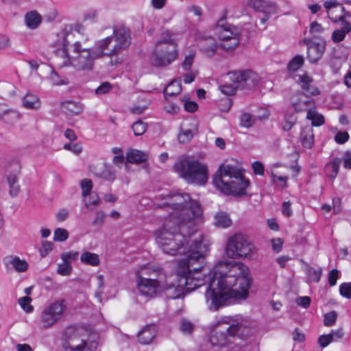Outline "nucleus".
I'll list each match as a JSON object with an SVG mask.
<instances>
[{
    "label": "nucleus",
    "mask_w": 351,
    "mask_h": 351,
    "mask_svg": "<svg viewBox=\"0 0 351 351\" xmlns=\"http://www.w3.org/2000/svg\"><path fill=\"white\" fill-rule=\"evenodd\" d=\"M208 243L203 246L197 244L198 252L192 254L186 259L178 262L177 286L169 283L162 291L167 299H178L183 296V287L188 291L208 283L205 293L207 302L214 307L223 305H234L236 302L247 298L248 288L251 282L250 270L243 263L235 261L217 263L212 272L206 274L209 269L206 267L205 258L208 253Z\"/></svg>",
    "instance_id": "nucleus-1"
},
{
    "label": "nucleus",
    "mask_w": 351,
    "mask_h": 351,
    "mask_svg": "<svg viewBox=\"0 0 351 351\" xmlns=\"http://www.w3.org/2000/svg\"><path fill=\"white\" fill-rule=\"evenodd\" d=\"M195 232L196 226L192 232H188L186 223H178L173 220H166L162 228L159 230L156 240L158 247L164 253L171 256L187 254L184 258L186 259L190 255L195 254L196 252L199 251V247L195 248L196 244L199 247L207 243L208 252L210 251V243L203 235L189 245V239Z\"/></svg>",
    "instance_id": "nucleus-2"
},
{
    "label": "nucleus",
    "mask_w": 351,
    "mask_h": 351,
    "mask_svg": "<svg viewBox=\"0 0 351 351\" xmlns=\"http://www.w3.org/2000/svg\"><path fill=\"white\" fill-rule=\"evenodd\" d=\"M72 36L71 30L66 28L58 34V40L56 45L60 48L56 50L57 56L63 58L64 66L71 65L76 71H92L95 60L106 56L104 49L108 46V40H98L93 49L84 47L80 42L77 41L73 45V54L70 56L68 46Z\"/></svg>",
    "instance_id": "nucleus-3"
},
{
    "label": "nucleus",
    "mask_w": 351,
    "mask_h": 351,
    "mask_svg": "<svg viewBox=\"0 0 351 351\" xmlns=\"http://www.w3.org/2000/svg\"><path fill=\"white\" fill-rule=\"evenodd\" d=\"M160 196L162 199L167 200L163 206L172 210L167 220L186 223L188 232H192L196 226V220L201 216L199 204L192 200L187 193H169Z\"/></svg>",
    "instance_id": "nucleus-4"
},
{
    "label": "nucleus",
    "mask_w": 351,
    "mask_h": 351,
    "mask_svg": "<svg viewBox=\"0 0 351 351\" xmlns=\"http://www.w3.org/2000/svg\"><path fill=\"white\" fill-rule=\"evenodd\" d=\"M213 184L226 195H242L249 185V181L239 169L230 165L222 164L213 176Z\"/></svg>",
    "instance_id": "nucleus-5"
},
{
    "label": "nucleus",
    "mask_w": 351,
    "mask_h": 351,
    "mask_svg": "<svg viewBox=\"0 0 351 351\" xmlns=\"http://www.w3.org/2000/svg\"><path fill=\"white\" fill-rule=\"evenodd\" d=\"M65 351H94L97 346V333L90 327L71 326L64 331Z\"/></svg>",
    "instance_id": "nucleus-6"
},
{
    "label": "nucleus",
    "mask_w": 351,
    "mask_h": 351,
    "mask_svg": "<svg viewBox=\"0 0 351 351\" xmlns=\"http://www.w3.org/2000/svg\"><path fill=\"white\" fill-rule=\"evenodd\" d=\"M103 40H108V46L104 49L106 56L110 58L108 64L115 66L121 64L123 60L122 51L126 49L131 43L129 29L123 25L113 27L112 35Z\"/></svg>",
    "instance_id": "nucleus-7"
},
{
    "label": "nucleus",
    "mask_w": 351,
    "mask_h": 351,
    "mask_svg": "<svg viewBox=\"0 0 351 351\" xmlns=\"http://www.w3.org/2000/svg\"><path fill=\"white\" fill-rule=\"evenodd\" d=\"M174 171L186 182L198 185L205 184L208 180L207 166L189 157H181L173 165Z\"/></svg>",
    "instance_id": "nucleus-8"
},
{
    "label": "nucleus",
    "mask_w": 351,
    "mask_h": 351,
    "mask_svg": "<svg viewBox=\"0 0 351 351\" xmlns=\"http://www.w3.org/2000/svg\"><path fill=\"white\" fill-rule=\"evenodd\" d=\"M256 254V248L250 238L237 233L230 237L225 247L226 256L232 259H251Z\"/></svg>",
    "instance_id": "nucleus-9"
},
{
    "label": "nucleus",
    "mask_w": 351,
    "mask_h": 351,
    "mask_svg": "<svg viewBox=\"0 0 351 351\" xmlns=\"http://www.w3.org/2000/svg\"><path fill=\"white\" fill-rule=\"evenodd\" d=\"M222 324H228L226 331H215L210 337V341L213 346L223 347L231 343V339L237 336L243 335L242 324L235 321L232 317H224L216 323L215 326Z\"/></svg>",
    "instance_id": "nucleus-10"
},
{
    "label": "nucleus",
    "mask_w": 351,
    "mask_h": 351,
    "mask_svg": "<svg viewBox=\"0 0 351 351\" xmlns=\"http://www.w3.org/2000/svg\"><path fill=\"white\" fill-rule=\"evenodd\" d=\"M215 34L221 40V47L230 50L239 44L241 32L237 27L227 23L225 18H221L215 27Z\"/></svg>",
    "instance_id": "nucleus-11"
},
{
    "label": "nucleus",
    "mask_w": 351,
    "mask_h": 351,
    "mask_svg": "<svg viewBox=\"0 0 351 351\" xmlns=\"http://www.w3.org/2000/svg\"><path fill=\"white\" fill-rule=\"evenodd\" d=\"M230 80L241 90H252L259 83L258 75L252 70L234 71L228 73Z\"/></svg>",
    "instance_id": "nucleus-12"
},
{
    "label": "nucleus",
    "mask_w": 351,
    "mask_h": 351,
    "mask_svg": "<svg viewBox=\"0 0 351 351\" xmlns=\"http://www.w3.org/2000/svg\"><path fill=\"white\" fill-rule=\"evenodd\" d=\"M178 57V50L175 47H155L152 56V65L157 67H165L171 64Z\"/></svg>",
    "instance_id": "nucleus-13"
},
{
    "label": "nucleus",
    "mask_w": 351,
    "mask_h": 351,
    "mask_svg": "<svg viewBox=\"0 0 351 351\" xmlns=\"http://www.w3.org/2000/svg\"><path fill=\"white\" fill-rule=\"evenodd\" d=\"M135 276L146 278L147 280L160 284L165 287L168 285V278L165 271L160 267L143 265L136 270Z\"/></svg>",
    "instance_id": "nucleus-14"
},
{
    "label": "nucleus",
    "mask_w": 351,
    "mask_h": 351,
    "mask_svg": "<svg viewBox=\"0 0 351 351\" xmlns=\"http://www.w3.org/2000/svg\"><path fill=\"white\" fill-rule=\"evenodd\" d=\"M305 59L303 56L296 55L292 58L287 65V71L290 77H292L295 82L302 85L304 90L307 89V74L304 73L302 75H298L296 72L304 64Z\"/></svg>",
    "instance_id": "nucleus-15"
},
{
    "label": "nucleus",
    "mask_w": 351,
    "mask_h": 351,
    "mask_svg": "<svg viewBox=\"0 0 351 351\" xmlns=\"http://www.w3.org/2000/svg\"><path fill=\"white\" fill-rule=\"evenodd\" d=\"M326 48V41L322 37H313L308 40V61L317 62L323 56Z\"/></svg>",
    "instance_id": "nucleus-16"
},
{
    "label": "nucleus",
    "mask_w": 351,
    "mask_h": 351,
    "mask_svg": "<svg viewBox=\"0 0 351 351\" xmlns=\"http://www.w3.org/2000/svg\"><path fill=\"white\" fill-rule=\"evenodd\" d=\"M136 287L138 291L143 295L153 298L155 297L158 293L162 291L165 287L160 285V284L147 280V278L143 277H136Z\"/></svg>",
    "instance_id": "nucleus-17"
},
{
    "label": "nucleus",
    "mask_w": 351,
    "mask_h": 351,
    "mask_svg": "<svg viewBox=\"0 0 351 351\" xmlns=\"http://www.w3.org/2000/svg\"><path fill=\"white\" fill-rule=\"evenodd\" d=\"M330 20L334 23L338 22L342 23L343 26L341 29L335 30L332 34V40L333 42L336 43H340L345 38L346 34L351 32V23L346 21L344 15L331 17Z\"/></svg>",
    "instance_id": "nucleus-18"
},
{
    "label": "nucleus",
    "mask_w": 351,
    "mask_h": 351,
    "mask_svg": "<svg viewBox=\"0 0 351 351\" xmlns=\"http://www.w3.org/2000/svg\"><path fill=\"white\" fill-rule=\"evenodd\" d=\"M3 263L7 270L14 269L17 272H24L28 269V263L16 256H7L3 259Z\"/></svg>",
    "instance_id": "nucleus-19"
},
{
    "label": "nucleus",
    "mask_w": 351,
    "mask_h": 351,
    "mask_svg": "<svg viewBox=\"0 0 351 351\" xmlns=\"http://www.w3.org/2000/svg\"><path fill=\"white\" fill-rule=\"evenodd\" d=\"M63 315V308H44L41 313V321L46 328L51 326Z\"/></svg>",
    "instance_id": "nucleus-20"
},
{
    "label": "nucleus",
    "mask_w": 351,
    "mask_h": 351,
    "mask_svg": "<svg viewBox=\"0 0 351 351\" xmlns=\"http://www.w3.org/2000/svg\"><path fill=\"white\" fill-rule=\"evenodd\" d=\"M247 5L256 12H263V14H276L277 12L276 6L272 3L261 0H250Z\"/></svg>",
    "instance_id": "nucleus-21"
},
{
    "label": "nucleus",
    "mask_w": 351,
    "mask_h": 351,
    "mask_svg": "<svg viewBox=\"0 0 351 351\" xmlns=\"http://www.w3.org/2000/svg\"><path fill=\"white\" fill-rule=\"evenodd\" d=\"M91 171L97 177L106 181L113 182L117 178L113 167L106 163H103L101 168L99 169L95 167H92Z\"/></svg>",
    "instance_id": "nucleus-22"
},
{
    "label": "nucleus",
    "mask_w": 351,
    "mask_h": 351,
    "mask_svg": "<svg viewBox=\"0 0 351 351\" xmlns=\"http://www.w3.org/2000/svg\"><path fill=\"white\" fill-rule=\"evenodd\" d=\"M157 334V330L154 325H149L139 332L138 337L141 343H150Z\"/></svg>",
    "instance_id": "nucleus-23"
},
{
    "label": "nucleus",
    "mask_w": 351,
    "mask_h": 351,
    "mask_svg": "<svg viewBox=\"0 0 351 351\" xmlns=\"http://www.w3.org/2000/svg\"><path fill=\"white\" fill-rule=\"evenodd\" d=\"M173 47L178 49V43L173 38V34L169 30H165L162 32L160 38L156 41L155 47Z\"/></svg>",
    "instance_id": "nucleus-24"
},
{
    "label": "nucleus",
    "mask_w": 351,
    "mask_h": 351,
    "mask_svg": "<svg viewBox=\"0 0 351 351\" xmlns=\"http://www.w3.org/2000/svg\"><path fill=\"white\" fill-rule=\"evenodd\" d=\"M269 112L265 111L262 116H254L248 112H243L240 117L241 125L245 128H250L253 125L256 120H262L269 117Z\"/></svg>",
    "instance_id": "nucleus-25"
},
{
    "label": "nucleus",
    "mask_w": 351,
    "mask_h": 351,
    "mask_svg": "<svg viewBox=\"0 0 351 351\" xmlns=\"http://www.w3.org/2000/svg\"><path fill=\"white\" fill-rule=\"evenodd\" d=\"M291 104L296 112L304 110L307 107V96L304 93H297L291 99Z\"/></svg>",
    "instance_id": "nucleus-26"
},
{
    "label": "nucleus",
    "mask_w": 351,
    "mask_h": 351,
    "mask_svg": "<svg viewBox=\"0 0 351 351\" xmlns=\"http://www.w3.org/2000/svg\"><path fill=\"white\" fill-rule=\"evenodd\" d=\"M61 109L66 114L75 115L82 111L83 107L80 103L73 101H65L61 102Z\"/></svg>",
    "instance_id": "nucleus-27"
},
{
    "label": "nucleus",
    "mask_w": 351,
    "mask_h": 351,
    "mask_svg": "<svg viewBox=\"0 0 351 351\" xmlns=\"http://www.w3.org/2000/svg\"><path fill=\"white\" fill-rule=\"evenodd\" d=\"M127 161L132 164H139L145 162L147 155L143 152L138 149H130L126 154Z\"/></svg>",
    "instance_id": "nucleus-28"
},
{
    "label": "nucleus",
    "mask_w": 351,
    "mask_h": 351,
    "mask_svg": "<svg viewBox=\"0 0 351 351\" xmlns=\"http://www.w3.org/2000/svg\"><path fill=\"white\" fill-rule=\"evenodd\" d=\"M23 105L27 109L37 110L40 108L41 102L37 95L27 93L23 99Z\"/></svg>",
    "instance_id": "nucleus-29"
},
{
    "label": "nucleus",
    "mask_w": 351,
    "mask_h": 351,
    "mask_svg": "<svg viewBox=\"0 0 351 351\" xmlns=\"http://www.w3.org/2000/svg\"><path fill=\"white\" fill-rule=\"evenodd\" d=\"M25 21L27 26L30 29H36L42 21L41 16L38 12L34 10L27 12L25 16Z\"/></svg>",
    "instance_id": "nucleus-30"
},
{
    "label": "nucleus",
    "mask_w": 351,
    "mask_h": 351,
    "mask_svg": "<svg viewBox=\"0 0 351 351\" xmlns=\"http://www.w3.org/2000/svg\"><path fill=\"white\" fill-rule=\"evenodd\" d=\"M80 261L85 265L93 267L98 266L100 263L99 256L97 254L90 252H84L82 253L80 256Z\"/></svg>",
    "instance_id": "nucleus-31"
},
{
    "label": "nucleus",
    "mask_w": 351,
    "mask_h": 351,
    "mask_svg": "<svg viewBox=\"0 0 351 351\" xmlns=\"http://www.w3.org/2000/svg\"><path fill=\"white\" fill-rule=\"evenodd\" d=\"M182 90L181 84L176 82L173 81L168 84L164 90V96L166 99H168L171 97L178 95Z\"/></svg>",
    "instance_id": "nucleus-32"
},
{
    "label": "nucleus",
    "mask_w": 351,
    "mask_h": 351,
    "mask_svg": "<svg viewBox=\"0 0 351 351\" xmlns=\"http://www.w3.org/2000/svg\"><path fill=\"white\" fill-rule=\"evenodd\" d=\"M341 162V160L340 158H336L331 162H329L326 165L325 170L327 175L331 179H334L337 176Z\"/></svg>",
    "instance_id": "nucleus-33"
},
{
    "label": "nucleus",
    "mask_w": 351,
    "mask_h": 351,
    "mask_svg": "<svg viewBox=\"0 0 351 351\" xmlns=\"http://www.w3.org/2000/svg\"><path fill=\"white\" fill-rule=\"evenodd\" d=\"M10 186V195L16 197L20 192V186L18 184V176L16 173L10 174L7 178Z\"/></svg>",
    "instance_id": "nucleus-34"
},
{
    "label": "nucleus",
    "mask_w": 351,
    "mask_h": 351,
    "mask_svg": "<svg viewBox=\"0 0 351 351\" xmlns=\"http://www.w3.org/2000/svg\"><path fill=\"white\" fill-rule=\"evenodd\" d=\"M215 224L217 227L228 228L231 226L232 221L228 215L224 213H218L215 217Z\"/></svg>",
    "instance_id": "nucleus-35"
},
{
    "label": "nucleus",
    "mask_w": 351,
    "mask_h": 351,
    "mask_svg": "<svg viewBox=\"0 0 351 351\" xmlns=\"http://www.w3.org/2000/svg\"><path fill=\"white\" fill-rule=\"evenodd\" d=\"M201 50L207 53L214 54L216 51L217 45L212 37H208L201 43Z\"/></svg>",
    "instance_id": "nucleus-36"
},
{
    "label": "nucleus",
    "mask_w": 351,
    "mask_h": 351,
    "mask_svg": "<svg viewBox=\"0 0 351 351\" xmlns=\"http://www.w3.org/2000/svg\"><path fill=\"white\" fill-rule=\"evenodd\" d=\"M193 130L186 128L184 125H182L178 136L179 142L182 144L189 143L193 138Z\"/></svg>",
    "instance_id": "nucleus-37"
},
{
    "label": "nucleus",
    "mask_w": 351,
    "mask_h": 351,
    "mask_svg": "<svg viewBox=\"0 0 351 351\" xmlns=\"http://www.w3.org/2000/svg\"><path fill=\"white\" fill-rule=\"evenodd\" d=\"M196 52L195 50L189 49L185 54L184 60L182 63V68L184 71H189L194 62Z\"/></svg>",
    "instance_id": "nucleus-38"
},
{
    "label": "nucleus",
    "mask_w": 351,
    "mask_h": 351,
    "mask_svg": "<svg viewBox=\"0 0 351 351\" xmlns=\"http://www.w3.org/2000/svg\"><path fill=\"white\" fill-rule=\"evenodd\" d=\"M308 120H311L313 126L317 127L322 125L325 122L324 116L313 110H308Z\"/></svg>",
    "instance_id": "nucleus-39"
},
{
    "label": "nucleus",
    "mask_w": 351,
    "mask_h": 351,
    "mask_svg": "<svg viewBox=\"0 0 351 351\" xmlns=\"http://www.w3.org/2000/svg\"><path fill=\"white\" fill-rule=\"evenodd\" d=\"M195 329V325L186 318H182L180 322V330L184 335H191Z\"/></svg>",
    "instance_id": "nucleus-40"
},
{
    "label": "nucleus",
    "mask_w": 351,
    "mask_h": 351,
    "mask_svg": "<svg viewBox=\"0 0 351 351\" xmlns=\"http://www.w3.org/2000/svg\"><path fill=\"white\" fill-rule=\"evenodd\" d=\"M337 313L335 311L324 314V324L326 326L330 327L335 325L337 319Z\"/></svg>",
    "instance_id": "nucleus-41"
},
{
    "label": "nucleus",
    "mask_w": 351,
    "mask_h": 351,
    "mask_svg": "<svg viewBox=\"0 0 351 351\" xmlns=\"http://www.w3.org/2000/svg\"><path fill=\"white\" fill-rule=\"evenodd\" d=\"M80 186L82 189V195L84 198H86L90 193L93 189V182L90 179H83L81 180Z\"/></svg>",
    "instance_id": "nucleus-42"
},
{
    "label": "nucleus",
    "mask_w": 351,
    "mask_h": 351,
    "mask_svg": "<svg viewBox=\"0 0 351 351\" xmlns=\"http://www.w3.org/2000/svg\"><path fill=\"white\" fill-rule=\"evenodd\" d=\"M20 119V114L13 110L10 109L8 113L3 117L2 120H3L5 123L9 124H12L17 121Z\"/></svg>",
    "instance_id": "nucleus-43"
},
{
    "label": "nucleus",
    "mask_w": 351,
    "mask_h": 351,
    "mask_svg": "<svg viewBox=\"0 0 351 351\" xmlns=\"http://www.w3.org/2000/svg\"><path fill=\"white\" fill-rule=\"evenodd\" d=\"M132 128L135 136H141L145 132L147 125L142 121L139 120L133 123Z\"/></svg>",
    "instance_id": "nucleus-44"
},
{
    "label": "nucleus",
    "mask_w": 351,
    "mask_h": 351,
    "mask_svg": "<svg viewBox=\"0 0 351 351\" xmlns=\"http://www.w3.org/2000/svg\"><path fill=\"white\" fill-rule=\"evenodd\" d=\"M72 271V266L69 262L63 261L62 263H60L58 265L57 272L58 274L62 276H69L71 274Z\"/></svg>",
    "instance_id": "nucleus-45"
},
{
    "label": "nucleus",
    "mask_w": 351,
    "mask_h": 351,
    "mask_svg": "<svg viewBox=\"0 0 351 351\" xmlns=\"http://www.w3.org/2000/svg\"><path fill=\"white\" fill-rule=\"evenodd\" d=\"M69 237V232L66 229L58 228L54 231L53 240L56 241H64Z\"/></svg>",
    "instance_id": "nucleus-46"
},
{
    "label": "nucleus",
    "mask_w": 351,
    "mask_h": 351,
    "mask_svg": "<svg viewBox=\"0 0 351 351\" xmlns=\"http://www.w3.org/2000/svg\"><path fill=\"white\" fill-rule=\"evenodd\" d=\"M339 5H340V3L337 0H328L324 2V6L327 10V15L330 19L333 17L334 11L332 9L337 8Z\"/></svg>",
    "instance_id": "nucleus-47"
},
{
    "label": "nucleus",
    "mask_w": 351,
    "mask_h": 351,
    "mask_svg": "<svg viewBox=\"0 0 351 351\" xmlns=\"http://www.w3.org/2000/svg\"><path fill=\"white\" fill-rule=\"evenodd\" d=\"M239 89L237 87V84H225L219 86V90L221 92L226 95H232L236 93V90Z\"/></svg>",
    "instance_id": "nucleus-48"
},
{
    "label": "nucleus",
    "mask_w": 351,
    "mask_h": 351,
    "mask_svg": "<svg viewBox=\"0 0 351 351\" xmlns=\"http://www.w3.org/2000/svg\"><path fill=\"white\" fill-rule=\"evenodd\" d=\"M272 181L274 184L282 188L287 186V176L283 175L278 176L274 172H271Z\"/></svg>",
    "instance_id": "nucleus-49"
},
{
    "label": "nucleus",
    "mask_w": 351,
    "mask_h": 351,
    "mask_svg": "<svg viewBox=\"0 0 351 351\" xmlns=\"http://www.w3.org/2000/svg\"><path fill=\"white\" fill-rule=\"evenodd\" d=\"M322 274V268L315 269L312 267H308V281L319 282Z\"/></svg>",
    "instance_id": "nucleus-50"
},
{
    "label": "nucleus",
    "mask_w": 351,
    "mask_h": 351,
    "mask_svg": "<svg viewBox=\"0 0 351 351\" xmlns=\"http://www.w3.org/2000/svg\"><path fill=\"white\" fill-rule=\"evenodd\" d=\"M340 294L347 298H351V282H344L339 286Z\"/></svg>",
    "instance_id": "nucleus-51"
},
{
    "label": "nucleus",
    "mask_w": 351,
    "mask_h": 351,
    "mask_svg": "<svg viewBox=\"0 0 351 351\" xmlns=\"http://www.w3.org/2000/svg\"><path fill=\"white\" fill-rule=\"evenodd\" d=\"M49 80L56 86L67 84L66 80L65 79H61L58 74L54 71H51L49 76Z\"/></svg>",
    "instance_id": "nucleus-52"
},
{
    "label": "nucleus",
    "mask_w": 351,
    "mask_h": 351,
    "mask_svg": "<svg viewBox=\"0 0 351 351\" xmlns=\"http://www.w3.org/2000/svg\"><path fill=\"white\" fill-rule=\"evenodd\" d=\"M295 121L296 118L294 114H287L285 116V123L283 125V129L286 131L289 130L295 123Z\"/></svg>",
    "instance_id": "nucleus-53"
},
{
    "label": "nucleus",
    "mask_w": 351,
    "mask_h": 351,
    "mask_svg": "<svg viewBox=\"0 0 351 351\" xmlns=\"http://www.w3.org/2000/svg\"><path fill=\"white\" fill-rule=\"evenodd\" d=\"M89 201L85 203V206L88 209H90L92 205L97 206L100 203V198L95 193H90Z\"/></svg>",
    "instance_id": "nucleus-54"
},
{
    "label": "nucleus",
    "mask_w": 351,
    "mask_h": 351,
    "mask_svg": "<svg viewBox=\"0 0 351 351\" xmlns=\"http://www.w3.org/2000/svg\"><path fill=\"white\" fill-rule=\"evenodd\" d=\"M78 252H64L61 254V258L63 261L69 262L72 261H75L77 259L78 257Z\"/></svg>",
    "instance_id": "nucleus-55"
},
{
    "label": "nucleus",
    "mask_w": 351,
    "mask_h": 351,
    "mask_svg": "<svg viewBox=\"0 0 351 351\" xmlns=\"http://www.w3.org/2000/svg\"><path fill=\"white\" fill-rule=\"evenodd\" d=\"M111 88L112 85L109 82H105L101 83V85L95 89V93L97 95L106 94L108 93Z\"/></svg>",
    "instance_id": "nucleus-56"
},
{
    "label": "nucleus",
    "mask_w": 351,
    "mask_h": 351,
    "mask_svg": "<svg viewBox=\"0 0 351 351\" xmlns=\"http://www.w3.org/2000/svg\"><path fill=\"white\" fill-rule=\"evenodd\" d=\"M106 216V215L104 212L101 210L97 211L95 214V218L92 223L93 225L101 226L104 223Z\"/></svg>",
    "instance_id": "nucleus-57"
},
{
    "label": "nucleus",
    "mask_w": 351,
    "mask_h": 351,
    "mask_svg": "<svg viewBox=\"0 0 351 351\" xmlns=\"http://www.w3.org/2000/svg\"><path fill=\"white\" fill-rule=\"evenodd\" d=\"M53 243L49 241H43L42 243V247L40 250V253L42 257L46 256L49 252L53 249Z\"/></svg>",
    "instance_id": "nucleus-58"
},
{
    "label": "nucleus",
    "mask_w": 351,
    "mask_h": 351,
    "mask_svg": "<svg viewBox=\"0 0 351 351\" xmlns=\"http://www.w3.org/2000/svg\"><path fill=\"white\" fill-rule=\"evenodd\" d=\"M317 342L320 347L325 348L332 342L330 334L320 335L318 338Z\"/></svg>",
    "instance_id": "nucleus-59"
},
{
    "label": "nucleus",
    "mask_w": 351,
    "mask_h": 351,
    "mask_svg": "<svg viewBox=\"0 0 351 351\" xmlns=\"http://www.w3.org/2000/svg\"><path fill=\"white\" fill-rule=\"evenodd\" d=\"M339 276V271L336 269H332L328 275L329 285L332 287L336 285Z\"/></svg>",
    "instance_id": "nucleus-60"
},
{
    "label": "nucleus",
    "mask_w": 351,
    "mask_h": 351,
    "mask_svg": "<svg viewBox=\"0 0 351 351\" xmlns=\"http://www.w3.org/2000/svg\"><path fill=\"white\" fill-rule=\"evenodd\" d=\"M254 173L256 175L263 176L264 174V166L260 161H255L252 164Z\"/></svg>",
    "instance_id": "nucleus-61"
},
{
    "label": "nucleus",
    "mask_w": 351,
    "mask_h": 351,
    "mask_svg": "<svg viewBox=\"0 0 351 351\" xmlns=\"http://www.w3.org/2000/svg\"><path fill=\"white\" fill-rule=\"evenodd\" d=\"M349 138L347 132H339L335 136V141L339 144L345 143Z\"/></svg>",
    "instance_id": "nucleus-62"
},
{
    "label": "nucleus",
    "mask_w": 351,
    "mask_h": 351,
    "mask_svg": "<svg viewBox=\"0 0 351 351\" xmlns=\"http://www.w3.org/2000/svg\"><path fill=\"white\" fill-rule=\"evenodd\" d=\"M283 240L280 238L273 239L271 240L272 249L276 252H279L282 247Z\"/></svg>",
    "instance_id": "nucleus-63"
},
{
    "label": "nucleus",
    "mask_w": 351,
    "mask_h": 351,
    "mask_svg": "<svg viewBox=\"0 0 351 351\" xmlns=\"http://www.w3.org/2000/svg\"><path fill=\"white\" fill-rule=\"evenodd\" d=\"M184 108L187 112H194L197 110L198 106L195 101H185L184 103Z\"/></svg>",
    "instance_id": "nucleus-64"
}]
</instances>
